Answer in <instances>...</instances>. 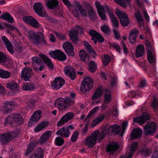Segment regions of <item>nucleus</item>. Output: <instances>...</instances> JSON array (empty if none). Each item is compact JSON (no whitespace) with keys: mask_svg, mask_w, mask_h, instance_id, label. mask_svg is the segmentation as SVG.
Wrapping results in <instances>:
<instances>
[{"mask_svg":"<svg viewBox=\"0 0 158 158\" xmlns=\"http://www.w3.org/2000/svg\"><path fill=\"white\" fill-rule=\"evenodd\" d=\"M150 152L147 148L142 149L139 152V153L141 156L143 157L147 156L149 154Z\"/></svg>","mask_w":158,"mask_h":158,"instance_id":"obj_51","label":"nucleus"},{"mask_svg":"<svg viewBox=\"0 0 158 158\" xmlns=\"http://www.w3.org/2000/svg\"><path fill=\"white\" fill-rule=\"evenodd\" d=\"M76 6L82 16L86 17L88 15L92 20H94L97 19L96 12L93 9V6L89 3L85 2L84 3V8L79 3H77Z\"/></svg>","mask_w":158,"mask_h":158,"instance_id":"obj_2","label":"nucleus"},{"mask_svg":"<svg viewBox=\"0 0 158 158\" xmlns=\"http://www.w3.org/2000/svg\"><path fill=\"white\" fill-rule=\"evenodd\" d=\"M150 115L147 113H143L142 115L134 119V121L142 125L150 118Z\"/></svg>","mask_w":158,"mask_h":158,"instance_id":"obj_17","label":"nucleus"},{"mask_svg":"<svg viewBox=\"0 0 158 158\" xmlns=\"http://www.w3.org/2000/svg\"><path fill=\"white\" fill-rule=\"evenodd\" d=\"M110 57L107 55H105L102 59L103 64L105 66H107L110 61Z\"/></svg>","mask_w":158,"mask_h":158,"instance_id":"obj_53","label":"nucleus"},{"mask_svg":"<svg viewBox=\"0 0 158 158\" xmlns=\"http://www.w3.org/2000/svg\"><path fill=\"white\" fill-rule=\"evenodd\" d=\"M142 130L139 128L134 129L132 131L131 137V139H134L142 136Z\"/></svg>","mask_w":158,"mask_h":158,"instance_id":"obj_33","label":"nucleus"},{"mask_svg":"<svg viewBox=\"0 0 158 158\" xmlns=\"http://www.w3.org/2000/svg\"><path fill=\"white\" fill-rule=\"evenodd\" d=\"M48 123L46 122H43L38 125L34 129V131L37 133L41 131L48 126Z\"/></svg>","mask_w":158,"mask_h":158,"instance_id":"obj_42","label":"nucleus"},{"mask_svg":"<svg viewBox=\"0 0 158 158\" xmlns=\"http://www.w3.org/2000/svg\"><path fill=\"white\" fill-rule=\"evenodd\" d=\"M93 82L90 77H87L84 79L80 88L81 90L83 93L90 90L93 87Z\"/></svg>","mask_w":158,"mask_h":158,"instance_id":"obj_8","label":"nucleus"},{"mask_svg":"<svg viewBox=\"0 0 158 158\" xmlns=\"http://www.w3.org/2000/svg\"><path fill=\"white\" fill-rule=\"evenodd\" d=\"M7 88L14 91H18L19 90V86L17 83L13 81L9 82L6 84Z\"/></svg>","mask_w":158,"mask_h":158,"instance_id":"obj_31","label":"nucleus"},{"mask_svg":"<svg viewBox=\"0 0 158 158\" xmlns=\"http://www.w3.org/2000/svg\"><path fill=\"white\" fill-rule=\"evenodd\" d=\"M139 33V31L135 28L132 30L130 31L129 32V40L131 43L134 44L136 43V38Z\"/></svg>","mask_w":158,"mask_h":158,"instance_id":"obj_26","label":"nucleus"},{"mask_svg":"<svg viewBox=\"0 0 158 158\" xmlns=\"http://www.w3.org/2000/svg\"><path fill=\"white\" fill-rule=\"evenodd\" d=\"M0 18L5 19L10 23H12L13 22V18L8 13L2 14L0 16Z\"/></svg>","mask_w":158,"mask_h":158,"instance_id":"obj_43","label":"nucleus"},{"mask_svg":"<svg viewBox=\"0 0 158 158\" xmlns=\"http://www.w3.org/2000/svg\"><path fill=\"white\" fill-rule=\"evenodd\" d=\"M79 135V133L78 131H75L73 132L71 138V141L73 142L76 141Z\"/></svg>","mask_w":158,"mask_h":158,"instance_id":"obj_48","label":"nucleus"},{"mask_svg":"<svg viewBox=\"0 0 158 158\" xmlns=\"http://www.w3.org/2000/svg\"><path fill=\"white\" fill-rule=\"evenodd\" d=\"M33 74L32 69L30 68H25L22 70L21 74V78L25 81H30V78Z\"/></svg>","mask_w":158,"mask_h":158,"instance_id":"obj_16","label":"nucleus"},{"mask_svg":"<svg viewBox=\"0 0 158 158\" xmlns=\"http://www.w3.org/2000/svg\"><path fill=\"white\" fill-rule=\"evenodd\" d=\"M32 64L33 66H35L34 65L35 63L39 65H40V64H42L41 60L38 57H33L32 58Z\"/></svg>","mask_w":158,"mask_h":158,"instance_id":"obj_54","label":"nucleus"},{"mask_svg":"<svg viewBox=\"0 0 158 158\" xmlns=\"http://www.w3.org/2000/svg\"><path fill=\"white\" fill-rule=\"evenodd\" d=\"M121 45L122 46L124 53L125 54L127 55L128 52L129 51L126 45L125 44L124 42L123 41H121Z\"/></svg>","mask_w":158,"mask_h":158,"instance_id":"obj_63","label":"nucleus"},{"mask_svg":"<svg viewBox=\"0 0 158 158\" xmlns=\"http://www.w3.org/2000/svg\"><path fill=\"white\" fill-rule=\"evenodd\" d=\"M14 103L11 102H5L2 106V111L4 113L6 114L11 112L14 107Z\"/></svg>","mask_w":158,"mask_h":158,"instance_id":"obj_21","label":"nucleus"},{"mask_svg":"<svg viewBox=\"0 0 158 158\" xmlns=\"http://www.w3.org/2000/svg\"><path fill=\"white\" fill-rule=\"evenodd\" d=\"M147 59L148 62L152 65L155 64L156 62L155 54L154 52L149 51L147 52Z\"/></svg>","mask_w":158,"mask_h":158,"instance_id":"obj_34","label":"nucleus"},{"mask_svg":"<svg viewBox=\"0 0 158 158\" xmlns=\"http://www.w3.org/2000/svg\"><path fill=\"white\" fill-rule=\"evenodd\" d=\"M64 142V140L60 137H57L55 139V144L57 146H61L63 144Z\"/></svg>","mask_w":158,"mask_h":158,"instance_id":"obj_50","label":"nucleus"},{"mask_svg":"<svg viewBox=\"0 0 158 158\" xmlns=\"http://www.w3.org/2000/svg\"><path fill=\"white\" fill-rule=\"evenodd\" d=\"M11 76L10 72L0 69V77L2 78H9Z\"/></svg>","mask_w":158,"mask_h":158,"instance_id":"obj_46","label":"nucleus"},{"mask_svg":"<svg viewBox=\"0 0 158 158\" xmlns=\"http://www.w3.org/2000/svg\"><path fill=\"white\" fill-rule=\"evenodd\" d=\"M23 119L19 114H13L7 117L5 119L4 124L10 125L12 126H17L22 124Z\"/></svg>","mask_w":158,"mask_h":158,"instance_id":"obj_4","label":"nucleus"},{"mask_svg":"<svg viewBox=\"0 0 158 158\" xmlns=\"http://www.w3.org/2000/svg\"><path fill=\"white\" fill-rule=\"evenodd\" d=\"M74 116V114L69 112L63 115L57 123V126L60 127L71 120Z\"/></svg>","mask_w":158,"mask_h":158,"instance_id":"obj_13","label":"nucleus"},{"mask_svg":"<svg viewBox=\"0 0 158 158\" xmlns=\"http://www.w3.org/2000/svg\"><path fill=\"white\" fill-rule=\"evenodd\" d=\"M121 130V127L117 124L110 126L107 124L104 127L101 131V137H105L106 134H110L112 132L115 133L116 134H119Z\"/></svg>","mask_w":158,"mask_h":158,"instance_id":"obj_5","label":"nucleus"},{"mask_svg":"<svg viewBox=\"0 0 158 158\" xmlns=\"http://www.w3.org/2000/svg\"><path fill=\"white\" fill-rule=\"evenodd\" d=\"M65 81L62 77H58L54 79L52 83V89L57 90L60 88L64 84Z\"/></svg>","mask_w":158,"mask_h":158,"instance_id":"obj_15","label":"nucleus"},{"mask_svg":"<svg viewBox=\"0 0 158 158\" xmlns=\"http://www.w3.org/2000/svg\"><path fill=\"white\" fill-rule=\"evenodd\" d=\"M84 45L85 47L87 49L89 53L94 56L96 55V53L93 48L87 42H84Z\"/></svg>","mask_w":158,"mask_h":158,"instance_id":"obj_44","label":"nucleus"},{"mask_svg":"<svg viewBox=\"0 0 158 158\" xmlns=\"http://www.w3.org/2000/svg\"><path fill=\"white\" fill-rule=\"evenodd\" d=\"M119 147L118 144L115 142L109 143L106 148V152L109 153L110 155L113 154Z\"/></svg>","mask_w":158,"mask_h":158,"instance_id":"obj_24","label":"nucleus"},{"mask_svg":"<svg viewBox=\"0 0 158 158\" xmlns=\"http://www.w3.org/2000/svg\"><path fill=\"white\" fill-rule=\"evenodd\" d=\"M138 147V143L137 142H134L132 144L130 150L134 152L136 151Z\"/></svg>","mask_w":158,"mask_h":158,"instance_id":"obj_61","label":"nucleus"},{"mask_svg":"<svg viewBox=\"0 0 158 158\" xmlns=\"http://www.w3.org/2000/svg\"><path fill=\"white\" fill-rule=\"evenodd\" d=\"M112 46L115 49V50L120 53L121 51V48L120 46L118 44L114 43L111 44Z\"/></svg>","mask_w":158,"mask_h":158,"instance_id":"obj_59","label":"nucleus"},{"mask_svg":"<svg viewBox=\"0 0 158 158\" xmlns=\"http://www.w3.org/2000/svg\"><path fill=\"white\" fill-rule=\"evenodd\" d=\"M49 54L51 57L61 61L65 60L67 58L66 55L59 50L52 51L49 53Z\"/></svg>","mask_w":158,"mask_h":158,"instance_id":"obj_11","label":"nucleus"},{"mask_svg":"<svg viewBox=\"0 0 158 158\" xmlns=\"http://www.w3.org/2000/svg\"><path fill=\"white\" fill-rule=\"evenodd\" d=\"M152 107L154 109L157 108L158 107V98H155L151 105Z\"/></svg>","mask_w":158,"mask_h":158,"instance_id":"obj_64","label":"nucleus"},{"mask_svg":"<svg viewBox=\"0 0 158 158\" xmlns=\"http://www.w3.org/2000/svg\"><path fill=\"white\" fill-rule=\"evenodd\" d=\"M17 132H9L0 135V143L2 145L7 144L9 141L18 135Z\"/></svg>","mask_w":158,"mask_h":158,"instance_id":"obj_7","label":"nucleus"},{"mask_svg":"<svg viewBox=\"0 0 158 158\" xmlns=\"http://www.w3.org/2000/svg\"><path fill=\"white\" fill-rule=\"evenodd\" d=\"M28 36L30 40L33 44L38 43V41L37 39L38 38H40L44 36V34L41 32L35 33L33 31H29L28 32Z\"/></svg>","mask_w":158,"mask_h":158,"instance_id":"obj_19","label":"nucleus"},{"mask_svg":"<svg viewBox=\"0 0 158 158\" xmlns=\"http://www.w3.org/2000/svg\"><path fill=\"white\" fill-rule=\"evenodd\" d=\"M35 101L34 99H31L27 103V107L28 108L32 109L35 106Z\"/></svg>","mask_w":158,"mask_h":158,"instance_id":"obj_56","label":"nucleus"},{"mask_svg":"<svg viewBox=\"0 0 158 158\" xmlns=\"http://www.w3.org/2000/svg\"><path fill=\"white\" fill-rule=\"evenodd\" d=\"M52 135V131H45L40 137L39 142L41 144H43L46 143L50 138Z\"/></svg>","mask_w":158,"mask_h":158,"instance_id":"obj_28","label":"nucleus"},{"mask_svg":"<svg viewBox=\"0 0 158 158\" xmlns=\"http://www.w3.org/2000/svg\"><path fill=\"white\" fill-rule=\"evenodd\" d=\"M137 63L141 67L144 71H146L148 69V67H147L144 62H138Z\"/></svg>","mask_w":158,"mask_h":158,"instance_id":"obj_62","label":"nucleus"},{"mask_svg":"<svg viewBox=\"0 0 158 158\" xmlns=\"http://www.w3.org/2000/svg\"><path fill=\"white\" fill-rule=\"evenodd\" d=\"M23 19L25 23L29 24L35 28H37L40 26L38 22L32 16H24L23 18Z\"/></svg>","mask_w":158,"mask_h":158,"instance_id":"obj_18","label":"nucleus"},{"mask_svg":"<svg viewBox=\"0 0 158 158\" xmlns=\"http://www.w3.org/2000/svg\"><path fill=\"white\" fill-rule=\"evenodd\" d=\"M64 70L65 75L68 76L71 79L74 80L75 78L76 74L73 67L70 66H67L65 67Z\"/></svg>","mask_w":158,"mask_h":158,"instance_id":"obj_20","label":"nucleus"},{"mask_svg":"<svg viewBox=\"0 0 158 158\" xmlns=\"http://www.w3.org/2000/svg\"><path fill=\"white\" fill-rule=\"evenodd\" d=\"M88 125L87 123L85 124L84 128L81 131V135L85 136L87 133L88 130Z\"/></svg>","mask_w":158,"mask_h":158,"instance_id":"obj_57","label":"nucleus"},{"mask_svg":"<svg viewBox=\"0 0 158 158\" xmlns=\"http://www.w3.org/2000/svg\"><path fill=\"white\" fill-rule=\"evenodd\" d=\"M101 134V132L100 133L98 130H96L91 135L86 137L85 139L84 144L88 147H93L95 144L97 139L100 143L104 138L103 137H100Z\"/></svg>","mask_w":158,"mask_h":158,"instance_id":"obj_3","label":"nucleus"},{"mask_svg":"<svg viewBox=\"0 0 158 158\" xmlns=\"http://www.w3.org/2000/svg\"><path fill=\"white\" fill-rule=\"evenodd\" d=\"M54 33L56 35L57 38L61 40H64L66 39V36L65 34H62L56 31L54 32Z\"/></svg>","mask_w":158,"mask_h":158,"instance_id":"obj_52","label":"nucleus"},{"mask_svg":"<svg viewBox=\"0 0 158 158\" xmlns=\"http://www.w3.org/2000/svg\"><path fill=\"white\" fill-rule=\"evenodd\" d=\"M76 94L71 93L70 96L66 97L64 98H60L57 99L55 103V106L60 110H64L73 105L75 103Z\"/></svg>","mask_w":158,"mask_h":158,"instance_id":"obj_1","label":"nucleus"},{"mask_svg":"<svg viewBox=\"0 0 158 158\" xmlns=\"http://www.w3.org/2000/svg\"><path fill=\"white\" fill-rule=\"evenodd\" d=\"M44 36L40 38H38L37 39V40H38V43H35L34 44L38 45L40 44H41L43 45H45L47 44V42L46 40L44 38Z\"/></svg>","mask_w":158,"mask_h":158,"instance_id":"obj_55","label":"nucleus"},{"mask_svg":"<svg viewBox=\"0 0 158 158\" xmlns=\"http://www.w3.org/2000/svg\"><path fill=\"white\" fill-rule=\"evenodd\" d=\"M44 153L43 148L38 147L31 154L29 158H44Z\"/></svg>","mask_w":158,"mask_h":158,"instance_id":"obj_23","label":"nucleus"},{"mask_svg":"<svg viewBox=\"0 0 158 158\" xmlns=\"http://www.w3.org/2000/svg\"><path fill=\"white\" fill-rule=\"evenodd\" d=\"M115 14L119 18L120 23L123 26L125 27L129 25V22L128 17L125 13L119 10H117Z\"/></svg>","mask_w":158,"mask_h":158,"instance_id":"obj_10","label":"nucleus"},{"mask_svg":"<svg viewBox=\"0 0 158 158\" xmlns=\"http://www.w3.org/2000/svg\"><path fill=\"white\" fill-rule=\"evenodd\" d=\"M105 102L106 103H109L110 102L111 96L110 92L108 89H106L104 95Z\"/></svg>","mask_w":158,"mask_h":158,"instance_id":"obj_45","label":"nucleus"},{"mask_svg":"<svg viewBox=\"0 0 158 158\" xmlns=\"http://www.w3.org/2000/svg\"><path fill=\"white\" fill-rule=\"evenodd\" d=\"M35 148V144L33 142H30L27 146V149L25 151L24 156H28L34 150Z\"/></svg>","mask_w":158,"mask_h":158,"instance_id":"obj_39","label":"nucleus"},{"mask_svg":"<svg viewBox=\"0 0 158 158\" xmlns=\"http://www.w3.org/2000/svg\"><path fill=\"white\" fill-rule=\"evenodd\" d=\"M103 89L102 87L100 86L98 87L95 91L92 99L93 100H95L99 98L102 95L103 92Z\"/></svg>","mask_w":158,"mask_h":158,"instance_id":"obj_38","label":"nucleus"},{"mask_svg":"<svg viewBox=\"0 0 158 158\" xmlns=\"http://www.w3.org/2000/svg\"><path fill=\"white\" fill-rule=\"evenodd\" d=\"M114 1L118 4L123 6L124 8L127 7L126 3H125L123 0H114Z\"/></svg>","mask_w":158,"mask_h":158,"instance_id":"obj_58","label":"nucleus"},{"mask_svg":"<svg viewBox=\"0 0 158 158\" xmlns=\"http://www.w3.org/2000/svg\"><path fill=\"white\" fill-rule=\"evenodd\" d=\"M42 114L40 110H37L34 112L31 116V121L34 122H37L40 118Z\"/></svg>","mask_w":158,"mask_h":158,"instance_id":"obj_35","label":"nucleus"},{"mask_svg":"<svg viewBox=\"0 0 158 158\" xmlns=\"http://www.w3.org/2000/svg\"><path fill=\"white\" fill-rule=\"evenodd\" d=\"M89 70L91 72H94L96 69V65L93 61H91L89 64Z\"/></svg>","mask_w":158,"mask_h":158,"instance_id":"obj_47","label":"nucleus"},{"mask_svg":"<svg viewBox=\"0 0 158 158\" xmlns=\"http://www.w3.org/2000/svg\"><path fill=\"white\" fill-rule=\"evenodd\" d=\"M78 31L77 30H71L69 32L70 39L73 43H76L77 41V35Z\"/></svg>","mask_w":158,"mask_h":158,"instance_id":"obj_36","label":"nucleus"},{"mask_svg":"<svg viewBox=\"0 0 158 158\" xmlns=\"http://www.w3.org/2000/svg\"><path fill=\"white\" fill-rule=\"evenodd\" d=\"M2 40L8 51L10 53L13 54L14 52L15 51L11 43L8 39L5 36H3L2 37Z\"/></svg>","mask_w":158,"mask_h":158,"instance_id":"obj_25","label":"nucleus"},{"mask_svg":"<svg viewBox=\"0 0 158 158\" xmlns=\"http://www.w3.org/2000/svg\"><path fill=\"white\" fill-rule=\"evenodd\" d=\"M39 56L49 68L51 69L53 68L54 67V65L51 60L49 58L42 53L40 54Z\"/></svg>","mask_w":158,"mask_h":158,"instance_id":"obj_27","label":"nucleus"},{"mask_svg":"<svg viewBox=\"0 0 158 158\" xmlns=\"http://www.w3.org/2000/svg\"><path fill=\"white\" fill-rule=\"evenodd\" d=\"M104 118V115H102L100 117H98L93 122L92 124V126L93 127H94L97 124L100 123L102 121Z\"/></svg>","mask_w":158,"mask_h":158,"instance_id":"obj_49","label":"nucleus"},{"mask_svg":"<svg viewBox=\"0 0 158 158\" xmlns=\"http://www.w3.org/2000/svg\"><path fill=\"white\" fill-rule=\"evenodd\" d=\"M156 127L155 123L148 122L144 127V132L146 135H151L155 132Z\"/></svg>","mask_w":158,"mask_h":158,"instance_id":"obj_12","label":"nucleus"},{"mask_svg":"<svg viewBox=\"0 0 158 158\" xmlns=\"http://www.w3.org/2000/svg\"><path fill=\"white\" fill-rule=\"evenodd\" d=\"M63 48L67 55L73 56L74 55L73 47L72 44L69 42H66L63 44Z\"/></svg>","mask_w":158,"mask_h":158,"instance_id":"obj_22","label":"nucleus"},{"mask_svg":"<svg viewBox=\"0 0 158 158\" xmlns=\"http://www.w3.org/2000/svg\"><path fill=\"white\" fill-rule=\"evenodd\" d=\"M108 15L110 19L113 23L112 25L113 26H115V27H118L119 23L116 17L113 13V11H109Z\"/></svg>","mask_w":158,"mask_h":158,"instance_id":"obj_32","label":"nucleus"},{"mask_svg":"<svg viewBox=\"0 0 158 158\" xmlns=\"http://www.w3.org/2000/svg\"><path fill=\"white\" fill-rule=\"evenodd\" d=\"M74 129V127L72 125L67 127H62L57 131L56 134L63 137L67 138L69 137L70 132Z\"/></svg>","mask_w":158,"mask_h":158,"instance_id":"obj_9","label":"nucleus"},{"mask_svg":"<svg viewBox=\"0 0 158 158\" xmlns=\"http://www.w3.org/2000/svg\"><path fill=\"white\" fill-rule=\"evenodd\" d=\"M33 7L35 12L37 15L41 17L46 16V13L44 10L43 5L42 3L40 2L35 3Z\"/></svg>","mask_w":158,"mask_h":158,"instance_id":"obj_14","label":"nucleus"},{"mask_svg":"<svg viewBox=\"0 0 158 158\" xmlns=\"http://www.w3.org/2000/svg\"><path fill=\"white\" fill-rule=\"evenodd\" d=\"M34 84L30 83H25L22 86V89L25 91H32L35 89Z\"/></svg>","mask_w":158,"mask_h":158,"instance_id":"obj_41","label":"nucleus"},{"mask_svg":"<svg viewBox=\"0 0 158 158\" xmlns=\"http://www.w3.org/2000/svg\"><path fill=\"white\" fill-rule=\"evenodd\" d=\"M81 59L85 63L89 61V57L87 53L84 50H81L79 53Z\"/></svg>","mask_w":158,"mask_h":158,"instance_id":"obj_40","label":"nucleus"},{"mask_svg":"<svg viewBox=\"0 0 158 158\" xmlns=\"http://www.w3.org/2000/svg\"><path fill=\"white\" fill-rule=\"evenodd\" d=\"M101 31L105 33H108L110 32V30L109 27L106 25H104L101 27Z\"/></svg>","mask_w":158,"mask_h":158,"instance_id":"obj_60","label":"nucleus"},{"mask_svg":"<svg viewBox=\"0 0 158 158\" xmlns=\"http://www.w3.org/2000/svg\"><path fill=\"white\" fill-rule=\"evenodd\" d=\"M144 54V47L141 44H139L136 49L135 56L137 58L142 57Z\"/></svg>","mask_w":158,"mask_h":158,"instance_id":"obj_30","label":"nucleus"},{"mask_svg":"<svg viewBox=\"0 0 158 158\" xmlns=\"http://www.w3.org/2000/svg\"><path fill=\"white\" fill-rule=\"evenodd\" d=\"M59 2L57 0H48L46 5L50 9H53L58 5Z\"/></svg>","mask_w":158,"mask_h":158,"instance_id":"obj_37","label":"nucleus"},{"mask_svg":"<svg viewBox=\"0 0 158 158\" xmlns=\"http://www.w3.org/2000/svg\"><path fill=\"white\" fill-rule=\"evenodd\" d=\"M95 4L99 17L102 20H105L106 19V10L108 14L109 11H112L113 9L107 6H102L98 2H96Z\"/></svg>","mask_w":158,"mask_h":158,"instance_id":"obj_6","label":"nucleus"},{"mask_svg":"<svg viewBox=\"0 0 158 158\" xmlns=\"http://www.w3.org/2000/svg\"><path fill=\"white\" fill-rule=\"evenodd\" d=\"M4 58L3 59L2 57L0 59V63H2L3 65L7 68H9L11 67L12 64V60L9 58H7L6 55L3 54Z\"/></svg>","mask_w":158,"mask_h":158,"instance_id":"obj_29","label":"nucleus"}]
</instances>
